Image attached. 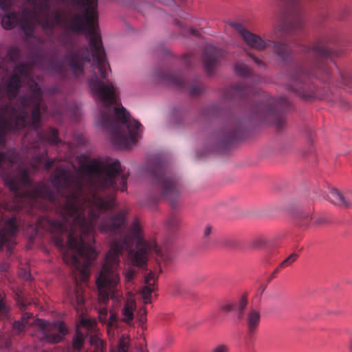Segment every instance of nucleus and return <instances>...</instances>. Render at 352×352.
<instances>
[{
	"instance_id": "obj_1",
	"label": "nucleus",
	"mask_w": 352,
	"mask_h": 352,
	"mask_svg": "<svg viewBox=\"0 0 352 352\" xmlns=\"http://www.w3.org/2000/svg\"><path fill=\"white\" fill-rule=\"evenodd\" d=\"M87 171L89 175L85 182L70 170L56 167L51 175L56 192L43 182L32 184L27 168L14 173L5 171L3 179L20 202L19 207L33 206L42 199L56 209L58 219L47 218V228L65 263L84 275L98 255L94 248L96 228L103 234L119 235L111 242L96 281L98 300L106 305L110 298L118 300L122 297L116 287L123 252H129L133 265L143 267L149 252L160 255V248L155 242L144 239L138 219L133 221L128 233L122 232L127 226L126 209L112 213L117 204L116 191L126 190L129 173L122 172L120 161L93 160Z\"/></svg>"
},
{
	"instance_id": "obj_2",
	"label": "nucleus",
	"mask_w": 352,
	"mask_h": 352,
	"mask_svg": "<svg viewBox=\"0 0 352 352\" xmlns=\"http://www.w3.org/2000/svg\"><path fill=\"white\" fill-rule=\"evenodd\" d=\"M63 4L73 8L83 7L82 14H76L67 19L59 10L51 11L49 0H28L32 8H25L21 12V28L28 36H31L36 25L43 31L53 30L56 26H64L74 32H86L91 52L87 45L76 46L72 42L62 61L54 58L47 60L48 69L58 75L60 79L68 77L67 67L76 78L84 76L85 64L93 58L98 74L89 79V85L102 102L99 120L101 125L110 134L112 144H136L142 131L141 124L131 119L123 107H113L117 103L116 88L113 82L106 80L109 65L102 45L98 23V0H59Z\"/></svg>"
},
{
	"instance_id": "obj_3",
	"label": "nucleus",
	"mask_w": 352,
	"mask_h": 352,
	"mask_svg": "<svg viewBox=\"0 0 352 352\" xmlns=\"http://www.w3.org/2000/svg\"><path fill=\"white\" fill-rule=\"evenodd\" d=\"M32 65L19 63L5 84L8 102L0 107V148L6 144L8 132L26 126L32 127L41 144L57 145L61 142L57 129L50 127L38 131L41 116L47 111L43 91L33 79Z\"/></svg>"
},
{
	"instance_id": "obj_4",
	"label": "nucleus",
	"mask_w": 352,
	"mask_h": 352,
	"mask_svg": "<svg viewBox=\"0 0 352 352\" xmlns=\"http://www.w3.org/2000/svg\"><path fill=\"white\" fill-rule=\"evenodd\" d=\"M223 96L228 100L239 98L244 100L250 119L274 125L278 129L286 123L284 111L289 108V101L285 96L274 98L265 91L239 84L226 88Z\"/></svg>"
},
{
	"instance_id": "obj_5",
	"label": "nucleus",
	"mask_w": 352,
	"mask_h": 352,
	"mask_svg": "<svg viewBox=\"0 0 352 352\" xmlns=\"http://www.w3.org/2000/svg\"><path fill=\"white\" fill-rule=\"evenodd\" d=\"M151 176L154 180L159 198H164L175 206L180 195L177 178L168 168L161 159L155 158L148 166Z\"/></svg>"
},
{
	"instance_id": "obj_6",
	"label": "nucleus",
	"mask_w": 352,
	"mask_h": 352,
	"mask_svg": "<svg viewBox=\"0 0 352 352\" xmlns=\"http://www.w3.org/2000/svg\"><path fill=\"white\" fill-rule=\"evenodd\" d=\"M306 51L313 58L309 74L324 82L329 81L331 73L330 63L334 65L333 58L338 56V53L331 50L327 42L323 40L306 48Z\"/></svg>"
},
{
	"instance_id": "obj_7",
	"label": "nucleus",
	"mask_w": 352,
	"mask_h": 352,
	"mask_svg": "<svg viewBox=\"0 0 352 352\" xmlns=\"http://www.w3.org/2000/svg\"><path fill=\"white\" fill-rule=\"evenodd\" d=\"M288 78L287 89L298 96L308 99L320 96L318 89L309 82V74L302 67L292 68L289 71Z\"/></svg>"
},
{
	"instance_id": "obj_8",
	"label": "nucleus",
	"mask_w": 352,
	"mask_h": 352,
	"mask_svg": "<svg viewBox=\"0 0 352 352\" xmlns=\"http://www.w3.org/2000/svg\"><path fill=\"white\" fill-rule=\"evenodd\" d=\"M286 10L281 13L278 29L279 37L297 34L303 28L300 9L296 0H290Z\"/></svg>"
},
{
	"instance_id": "obj_9",
	"label": "nucleus",
	"mask_w": 352,
	"mask_h": 352,
	"mask_svg": "<svg viewBox=\"0 0 352 352\" xmlns=\"http://www.w3.org/2000/svg\"><path fill=\"white\" fill-rule=\"evenodd\" d=\"M156 78L162 82L176 87L188 92L191 96H198L204 91V87L198 78L185 80L179 73L157 70Z\"/></svg>"
},
{
	"instance_id": "obj_10",
	"label": "nucleus",
	"mask_w": 352,
	"mask_h": 352,
	"mask_svg": "<svg viewBox=\"0 0 352 352\" xmlns=\"http://www.w3.org/2000/svg\"><path fill=\"white\" fill-rule=\"evenodd\" d=\"M21 309L23 311L21 320H16L12 323L14 330H23L32 326H38L41 330H68L65 324L60 320H56L52 322L38 318H35L32 313L24 311L26 305L21 300Z\"/></svg>"
},
{
	"instance_id": "obj_11",
	"label": "nucleus",
	"mask_w": 352,
	"mask_h": 352,
	"mask_svg": "<svg viewBox=\"0 0 352 352\" xmlns=\"http://www.w3.org/2000/svg\"><path fill=\"white\" fill-rule=\"evenodd\" d=\"M136 308L135 300L132 297H129L124 302V306L121 309V318H119V323L123 322L128 324L129 327L133 328L140 327L142 330L146 329L144 326L146 321V315L147 311L145 307H141L137 314L136 322L139 324L138 326L132 325L134 319V310Z\"/></svg>"
},
{
	"instance_id": "obj_12",
	"label": "nucleus",
	"mask_w": 352,
	"mask_h": 352,
	"mask_svg": "<svg viewBox=\"0 0 352 352\" xmlns=\"http://www.w3.org/2000/svg\"><path fill=\"white\" fill-rule=\"evenodd\" d=\"M228 25L232 28L239 34L245 44L251 48L262 51L271 44L270 40H264L260 36L250 32L241 23L230 21L228 23Z\"/></svg>"
},
{
	"instance_id": "obj_13",
	"label": "nucleus",
	"mask_w": 352,
	"mask_h": 352,
	"mask_svg": "<svg viewBox=\"0 0 352 352\" xmlns=\"http://www.w3.org/2000/svg\"><path fill=\"white\" fill-rule=\"evenodd\" d=\"M244 125L243 120L235 117L229 118L219 134L220 142L223 144H228L239 139L243 131Z\"/></svg>"
},
{
	"instance_id": "obj_14",
	"label": "nucleus",
	"mask_w": 352,
	"mask_h": 352,
	"mask_svg": "<svg viewBox=\"0 0 352 352\" xmlns=\"http://www.w3.org/2000/svg\"><path fill=\"white\" fill-rule=\"evenodd\" d=\"M226 52L211 44H206L204 48L203 63L208 75L213 74L220 60L226 56Z\"/></svg>"
},
{
	"instance_id": "obj_15",
	"label": "nucleus",
	"mask_w": 352,
	"mask_h": 352,
	"mask_svg": "<svg viewBox=\"0 0 352 352\" xmlns=\"http://www.w3.org/2000/svg\"><path fill=\"white\" fill-rule=\"evenodd\" d=\"M13 5V0H0V8L6 13L1 16V25L6 30H12L17 25L21 26V14L15 11H10Z\"/></svg>"
},
{
	"instance_id": "obj_16",
	"label": "nucleus",
	"mask_w": 352,
	"mask_h": 352,
	"mask_svg": "<svg viewBox=\"0 0 352 352\" xmlns=\"http://www.w3.org/2000/svg\"><path fill=\"white\" fill-rule=\"evenodd\" d=\"M234 71L237 75L245 78L254 84L259 83L262 80V77L260 75L256 74L242 61H237L234 64Z\"/></svg>"
},
{
	"instance_id": "obj_17",
	"label": "nucleus",
	"mask_w": 352,
	"mask_h": 352,
	"mask_svg": "<svg viewBox=\"0 0 352 352\" xmlns=\"http://www.w3.org/2000/svg\"><path fill=\"white\" fill-rule=\"evenodd\" d=\"M157 278L153 272H150L145 276V285L142 289V295L146 304L151 303V295L157 289L155 285Z\"/></svg>"
},
{
	"instance_id": "obj_18",
	"label": "nucleus",
	"mask_w": 352,
	"mask_h": 352,
	"mask_svg": "<svg viewBox=\"0 0 352 352\" xmlns=\"http://www.w3.org/2000/svg\"><path fill=\"white\" fill-rule=\"evenodd\" d=\"M69 302L75 307L77 311H82L85 298L83 295V289L75 281L74 288L69 294Z\"/></svg>"
},
{
	"instance_id": "obj_19",
	"label": "nucleus",
	"mask_w": 352,
	"mask_h": 352,
	"mask_svg": "<svg viewBox=\"0 0 352 352\" xmlns=\"http://www.w3.org/2000/svg\"><path fill=\"white\" fill-rule=\"evenodd\" d=\"M98 317L101 322L107 325L108 330L111 327L120 328L119 317L113 310L110 311V316H108V310L106 307H102L98 311Z\"/></svg>"
},
{
	"instance_id": "obj_20",
	"label": "nucleus",
	"mask_w": 352,
	"mask_h": 352,
	"mask_svg": "<svg viewBox=\"0 0 352 352\" xmlns=\"http://www.w3.org/2000/svg\"><path fill=\"white\" fill-rule=\"evenodd\" d=\"M328 199L331 203L340 207L348 208L351 206V201L336 188L329 190Z\"/></svg>"
},
{
	"instance_id": "obj_21",
	"label": "nucleus",
	"mask_w": 352,
	"mask_h": 352,
	"mask_svg": "<svg viewBox=\"0 0 352 352\" xmlns=\"http://www.w3.org/2000/svg\"><path fill=\"white\" fill-rule=\"evenodd\" d=\"M274 52L281 60L286 61L292 54V49L288 44L276 41L274 43Z\"/></svg>"
},
{
	"instance_id": "obj_22",
	"label": "nucleus",
	"mask_w": 352,
	"mask_h": 352,
	"mask_svg": "<svg viewBox=\"0 0 352 352\" xmlns=\"http://www.w3.org/2000/svg\"><path fill=\"white\" fill-rule=\"evenodd\" d=\"M17 157L14 151L0 152V166L12 167L16 162Z\"/></svg>"
},
{
	"instance_id": "obj_23",
	"label": "nucleus",
	"mask_w": 352,
	"mask_h": 352,
	"mask_svg": "<svg viewBox=\"0 0 352 352\" xmlns=\"http://www.w3.org/2000/svg\"><path fill=\"white\" fill-rule=\"evenodd\" d=\"M246 323L248 327L253 330L258 327L261 320L260 312L254 309H250L246 316Z\"/></svg>"
},
{
	"instance_id": "obj_24",
	"label": "nucleus",
	"mask_w": 352,
	"mask_h": 352,
	"mask_svg": "<svg viewBox=\"0 0 352 352\" xmlns=\"http://www.w3.org/2000/svg\"><path fill=\"white\" fill-rule=\"evenodd\" d=\"M43 338L45 339L46 342L55 344L61 342L66 333L69 331H57L52 333V331H41Z\"/></svg>"
},
{
	"instance_id": "obj_25",
	"label": "nucleus",
	"mask_w": 352,
	"mask_h": 352,
	"mask_svg": "<svg viewBox=\"0 0 352 352\" xmlns=\"http://www.w3.org/2000/svg\"><path fill=\"white\" fill-rule=\"evenodd\" d=\"M234 312L237 318L241 319L243 316L244 311L248 305V298L246 296H242L238 301H234Z\"/></svg>"
},
{
	"instance_id": "obj_26",
	"label": "nucleus",
	"mask_w": 352,
	"mask_h": 352,
	"mask_svg": "<svg viewBox=\"0 0 352 352\" xmlns=\"http://www.w3.org/2000/svg\"><path fill=\"white\" fill-rule=\"evenodd\" d=\"M85 337L83 331H76L72 344L74 351H79L82 349L85 342Z\"/></svg>"
},
{
	"instance_id": "obj_27",
	"label": "nucleus",
	"mask_w": 352,
	"mask_h": 352,
	"mask_svg": "<svg viewBox=\"0 0 352 352\" xmlns=\"http://www.w3.org/2000/svg\"><path fill=\"white\" fill-rule=\"evenodd\" d=\"M180 222L179 217L175 213H171L166 221V226L168 229L175 230L177 228Z\"/></svg>"
},
{
	"instance_id": "obj_28",
	"label": "nucleus",
	"mask_w": 352,
	"mask_h": 352,
	"mask_svg": "<svg viewBox=\"0 0 352 352\" xmlns=\"http://www.w3.org/2000/svg\"><path fill=\"white\" fill-rule=\"evenodd\" d=\"M296 219L301 226H307L311 223L312 217L309 212L302 211L298 213Z\"/></svg>"
},
{
	"instance_id": "obj_29",
	"label": "nucleus",
	"mask_w": 352,
	"mask_h": 352,
	"mask_svg": "<svg viewBox=\"0 0 352 352\" xmlns=\"http://www.w3.org/2000/svg\"><path fill=\"white\" fill-rule=\"evenodd\" d=\"M94 324V321L90 319L89 318H87L86 316H82L76 324V330H79L80 327H85L87 328V330H90V329L93 327Z\"/></svg>"
},
{
	"instance_id": "obj_30",
	"label": "nucleus",
	"mask_w": 352,
	"mask_h": 352,
	"mask_svg": "<svg viewBox=\"0 0 352 352\" xmlns=\"http://www.w3.org/2000/svg\"><path fill=\"white\" fill-rule=\"evenodd\" d=\"M9 308L4 302V294L0 292V318L8 320Z\"/></svg>"
},
{
	"instance_id": "obj_31",
	"label": "nucleus",
	"mask_w": 352,
	"mask_h": 352,
	"mask_svg": "<svg viewBox=\"0 0 352 352\" xmlns=\"http://www.w3.org/2000/svg\"><path fill=\"white\" fill-rule=\"evenodd\" d=\"M298 258V254L296 253H293L291 255H289L287 258H285L282 263H280L279 267L280 268H284L289 265H290L292 263H293Z\"/></svg>"
},
{
	"instance_id": "obj_32",
	"label": "nucleus",
	"mask_w": 352,
	"mask_h": 352,
	"mask_svg": "<svg viewBox=\"0 0 352 352\" xmlns=\"http://www.w3.org/2000/svg\"><path fill=\"white\" fill-rule=\"evenodd\" d=\"M220 309L225 314H229L230 312L234 311V302H229L222 305L220 307Z\"/></svg>"
},
{
	"instance_id": "obj_33",
	"label": "nucleus",
	"mask_w": 352,
	"mask_h": 352,
	"mask_svg": "<svg viewBox=\"0 0 352 352\" xmlns=\"http://www.w3.org/2000/svg\"><path fill=\"white\" fill-rule=\"evenodd\" d=\"M212 233V227L210 225L206 226L204 229V236H203L204 243L206 245H207L209 243V241H210L209 236L211 235Z\"/></svg>"
},
{
	"instance_id": "obj_34",
	"label": "nucleus",
	"mask_w": 352,
	"mask_h": 352,
	"mask_svg": "<svg viewBox=\"0 0 352 352\" xmlns=\"http://www.w3.org/2000/svg\"><path fill=\"white\" fill-rule=\"evenodd\" d=\"M8 56L13 61L16 60L20 56L19 50L17 47H12L8 51Z\"/></svg>"
},
{
	"instance_id": "obj_35",
	"label": "nucleus",
	"mask_w": 352,
	"mask_h": 352,
	"mask_svg": "<svg viewBox=\"0 0 352 352\" xmlns=\"http://www.w3.org/2000/svg\"><path fill=\"white\" fill-rule=\"evenodd\" d=\"M267 243V240L264 237H258L252 241V246L254 248H261L265 245Z\"/></svg>"
},
{
	"instance_id": "obj_36",
	"label": "nucleus",
	"mask_w": 352,
	"mask_h": 352,
	"mask_svg": "<svg viewBox=\"0 0 352 352\" xmlns=\"http://www.w3.org/2000/svg\"><path fill=\"white\" fill-rule=\"evenodd\" d=\"M137 272V270L133 268L129 269L124 274L126 280L127 282L131 281L135 276Z\"/></svg>"
},
{
	"instance_id": "obj_37",
	"label": "nucleus",
	"mask_w": 352,
	"mask_h": 352,
	"mask_svg": "<svg viewBox=\"0 0 352 352\" xmlns=\"http://www.w3.org/2000/svg\"><path fill=\"white\" fill-rule=\"evenodd\" d=\"M248 56L252 59V60L259 67H265V63L259 59L257 56H256L254 54L248 53Z\"/></svg>"
},
{
	"instance_id": "obj_38",
	"label": "nucleus",
	"mask_w": 352,
	"mask_h": 352,
	"mask_svg": "<svg viewBox=\"0 0 352 352\" xmlns=\"http://www.w3.org/2000/svg\"><path fill=\"white\" fill-rule=\"evenodd\" d=\"M11 346V340L10 338L5 337L3 338V340L0 343L1 348H9Z\"/></svg>"
},
{
	"instance_id": "obj_39",
	"label": "nucleus",
	"mask_w": 352,
	"mask_h": 352,
	"mask_svg": "<svg viewBox=\"0 0 352 352\" xmlns=\"http://www.w3.org/2000/svg\"><path fill=\"white\" fill-rule=\"evenodd\" d=\"M46 155H47V151H44V152L42 153L41 155L35 157V161L38 164H41L43 162V161H44L45 160Z\"/></svg>"
},
{
	"instance_id": "obj_40",
	"label": "nucleus",
	"mask_w": 352,
	"mask_h": 352,
	"mask_svg": "<svg viewBox=\"0 0 352 352\" xmlns=\"http://www.w3.org/2000/svg\"><path fill=\"white\" fill-rule=\"evenodd\" d=\"M119 351H120V352H126L127 351V345L122 340H120V342Z\"/></svg>"
},
{
	"instance_id": "obj_41",
	"label": "nucleus",
	"mask_w": 352,
	"mask_h": 352,
	"mask_svg": "<svg viewBox=\"0 0 352 352\" xmlns=\"http://www.w3.org/2000/svg\"><path fill=\"white\" fill-rule=\"evenodd\" d=\"M213 352H227V348L224 345H219L214 349Z\"/></svg>"
},
{
	"instance_id": "obj_42",
	"label": "nucleus",
	"mask_w": 352,
	"mask_h": 352,
	"mask_svg": "<svg viewBox=\"0 0 352 352\" xmlns=\"http://www.w3.org/2000/svg\"><path fill=\"white\" fill-rule=\"evenodd\" d=\"M54 164V160H46L45 163V167L46 169H50L52 167Z\"/></svg>"
},
{
	"instance_id": "obj_43",
	"label": "nucleus",
	"mask_w": 352,
	"mask_h": 352,
	"mask_svg": "<svg viewBox=\"0 0 352 352\" xmlns=\"http://www.w3.org/2000/svg\"><path fill=\"white\" fill-rule=\"evenodd\" d=\"M189 32L192 35L197 36L199 34V32L197 30H194L192 28H189Z\"/></svg>"
},
{
	"instance_id": "obj_44",
	"label": "nucleus",
	"mask_w": 352,
	"mask_h": 352,
	"mask_svg": "<svg viewBox=\"0 0 352 352\" xmlns=\"http://www.w3.org/2000/svg\"><path fill=\"white\" fill-rule=\"evenodd\" d=\"M341 78H342V83H343L344 85L347 86V85H349V82L348 80L346 78V77H344V76H343L342 75V76H341Z\"/></svg>"
},
{
	"instance_id": "obj_45",
	"label": "nucleus",
	"mask_w": 352,
	"mask_h": 352,
	"mask_svg": "<svg viewBox=\"0 0 352 352\" xmlns=\"http://www.w3.org/2000/svg\"><path fill=\"white\" fill-rule=\"evenodd\" d=\"M184 58V62L186 64H190V55H189V54L185 55Z\"/></svg>"
},
{
	"instance_id": "obj_46",
	"label": "nucleus",
	"mask_w": 352,
	"mask_h": 352,
	"mask_svg": "<svg viewBox=\"0 0 352 352\" xmlns=\"http://www.w3.org/2000/svg\"><path fill=\"white\" fill-rule=\"evenodd\" d=\"M30 274L27 272V271H25L24 272V274H23V278L26 280H28L30 278Z\"/></svg>"
},
{
	"instance_id": "obj_47",
	"label": "nucleus",
	"mask_w": 352,
	"mask_h": 352,
	"mask_svg": "<svg viewBox=\"0 0 352 352\" xmlns=\"http://www.w3.org/2000/svg\"><path fill=\"white\" fill-rule=\"evenodd\" d=\"M282 268L279 267V265L276 267V269L274 271L272 274V277H274L275 275L281 270Z\"/></svg>"
},
{
	"instance_id": "obj_48",
	"label": "nucleus",
	"mask_w": 352,
	"mask_h": 352,
	"mask_svg": "<svg viewBox=\"0 0 352 352\" xmlns=\"http://www.w3.org/2000/svg\"><path fill=\"white\" fill-rule=\"evenodd\" d=\"M36 58L37 59H38L39 60H43V59H44V58H45V57H44L43 56H40V55H39V56H37Z\"/></svg>"
},
{
	"instance_id": "obj_49",
	"label": "nucleus",
	"mask_w": 352,
	"mask_h": 352,
	"mask_svg": "<svg viewBox=\"0 0 352 352\" xmlns=\"http://www.w3.org/2000/svg\"><path fill=\"white\" fill-rule=\"evenodd\" d=\"M114 332H115V331H107V333H108V334H109V336H110V334H111V333H112V335H113V334H114Z\"/></svg>"
},
{
	"instance_id": "obj_50",
	"label": "nucleus",
	"mask_w": 352,
	"mask_h": 352,
	"mask_svg": "<svg viewBox=\"0 0 352 352\" xmlns=\"http://www.w3.org/2000/svg\"><path fill=\"white\" fill-rule=\"evenodd\" d=\"M350 349H351V350L352 351V340L351 341V343H350Z\"/></svg>"
}]
</instances>
